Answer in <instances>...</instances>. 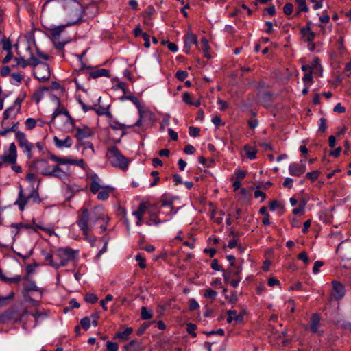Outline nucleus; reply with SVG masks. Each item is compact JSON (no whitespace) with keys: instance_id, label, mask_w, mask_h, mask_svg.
Instances as JSON below:
<instances>
[{"instance_id":"40","label":"nucleus","mask_w":351,"mask_h":351,"mask_svg":"<svg viewBox=\"0 0 351 351\" xmlns=\"http://www.w3.org/2000/svg\"><path fill=\"white\" fill-rule=\"evenodd\" d=\"M217 292L211 289H206L204 291V296L207 299H210L211 300H215L217 296Z\"/></svg>"},{"instance_id":"29","label":"nucleus","mask_w":351,"mask_h":351,"mask_svg":"<svg viewBox=\"0 0 351 351\" xmlns=\"http://www.w3.org/2000/svg\"><path fill=\"white\" fill-rule=\"evenodd\" d=\"M182 100L185 104H189V105L195 106L196 107L199 106L201 104L200 100H199V99L193 101L191 97V94L188 92H184L183 93Z\"/></svg>"},{"instance_id":"13","label":"nucleus","mask_w":351,"mask_h":351,"mask_svg":"<svg viewBox=\"0 0 351 351\" xmlns=\"http://www.w3.org/2000/svg\"><path fill=\"white\" fill-rule=\"evenodd\" d=\"M0 160L8 165H14L17 160V149L14 143L10 144L8 150H5L3 154L0 156Z\"/></svg>"},{"instance_id":"12","label":"nucleus","mask_w":351,"mask_h":351,"mask_svg":"<svg viewBox=\"0 0 351 351\" xmlns=\"http://www.w3.org/2000/svg\"><path fill=\"white\" fill-rule=\"evenodd\" d=\"M15 138L18 142L19 146L22 149L23 152L26 154L27 158H32V152L34 149V145L27 140L25 133L23 132H17L15 134Z\"/></svg>"},{"instance_id":"6","label":"nucleus","mask_w":351,"mask_h":351,"mask_svg":"<svg viewBox=\"0 0 351 351\" xmlns=\"http://www.w3.org/2000/svg\"><path fill=\"white\" fill-rule=\"evenodd\" d=\"M106 158L113 167L124 171L128 169L129 161L116 146H112L108 149Z\"/></svg>"},{"instance_id":"20","label":"nucleus","mask_w":351,"mask_h":351,"mask_svg":"<svg viewBox=\"0 0 351 351\" xmlns=\"http://www.w3.org/2000/svg\"><path fill=\"white\" fill-rule=\"evenodd\" d=\"M300 33L304 42H313L315 38V33L311 31V23L308 22L306 25L300 29Z\"/></svg>"},{"instance_id":"44","label":"nucleus","mask_w":351,"mask_h":351,"mask_svg":"<svg viewBox=\"0 0 351 351\" xmlns=\"http://www.w3.org/2000/svg\"><path fill=\"white\" fill-rule=\"evenodd\" d=\"M84 300L88 303L95 304L98 301V297L93 293H88L85 295Z\"/></svg>"},{"instance_id":"9","label":"nucleus","mask_w":351,"mask_h":351,"mask_svg":"<svg viewBox=\"0 0 351 351\" xmlns=\"http://www.w3.org/2000/svg\"><path fill=\"white\" fill-rule=\"evenodd\" d=\"M78 254L79 250H75L68 247L58 249L55 255L59 260L57 261L58 269L67 265L70 261H73L78 256Z\"/></svg>"},{"instance_id":"62","label":"nucleus","mask_w":351,"mask_h":351,"mask_svg":"<svg viewBox=\"0 0 351 351\" xmlns=\"http://www.w3.org/2000/svg\"><path fill=\"white\" fill-rule=\"evenodd\" d=\"M61 31L62 30H61L60 27H57L52 31L51 38H52L53 40L59 39Z\"/></svg>"},{"instance_id":"14","label":"nucleus","mask_w":351,"mask_h":351,"mask_svg":"<svg viewBox=\"0 0 351 351\" xmlns=\"http://www.w3.org/2000/svg\"><path fill=\"white\" fill-rule=\"evenodd\" d=\"M33 169L38 173L45 176H49L52 167L49 165L47 160L45 159H38L34 162Z\"/></svg>"},{"instance_id":"59","label":"nucleus","mask_w":351,"mask_h":351,"mask_svg":"<svg viewBox=\"0 0 351 351\" xmlns=\"http://www.w3.org/2000/svg\"><path fill=\"white\" fill-rule=\"evenodd\" d=\"M14 60L16 61V64L19 66H21L22 68H25L28 65L27 61L22 57H16Z\"/></svg>"},{"instance_id":"60","label":"nucleus","mask_w":351,"mask_h":351,"mask_svg":"<svg viewBox=\"0 0 351 351\" xmlns=\"http://www.w3.org/2000/svg\"><path fill=\"white\" fill-rule=\"evenodd\" d=\"M298 259L302 261L305 265L309 264V259L306 252H302L298 254Z\"/></svg>"},{"instance_id":"64","label":"nucleus","mask_w":351,"mask_h":351,"mask_svg":"<svg viewBox=\"0 0 351 351\" xmlns=\"http://www.w3.org/2000/svg\"><path fill=\"white\" fill-rule=\"evenodd\" d=\"M293 180L291 178H286L283 182V186L288 189H291L293 186Z\"/></svg>"},{"instance_id":"7","label":"nucleus","mask_w":351,"mask_h":351,"mask_svg":"<svg viewBox=\"0 0 351 351\" xmlns=\"http://www.w3.org/2000/svg\"><path fill=\"white\" fill-rule=\"evenodd\" d=\"M31 200L34 203H39L40 202L38 189L32 186V191L29 195H26L22 186H20L18 197L14 205L17 206L19 210L23 212L25 210V206H27Z\"/></svg>"},{"instance_id":"11","label":"nucleus","mask_w":351,"mask_h":351,"mask_svg":"<svg viewBox=\"0 0 351 351\" xmlns=\"http://www.w3.org/2000/svg\"><path fill=\"white\" fill-rule=\"evenodd\" d=\"M25 98V95L19 96L14 101V104L8 108L3 112L2 125H4L9 119H14L20 112L21 104Z\"/></svg>"},{"instance_id":"10","label":"nucleus","mask_w":351,"mask_h":351,"mask_svg":"<svg viewBox=\"0 0 351 351\" xmlns=\"http://www.w3.org/2000/svg\"><path fill=\"white\" fill-rule=\"evenodd\" d=\"M227 260L229 261L230 268L223 271V276L225 281H228L231 276H240L242 272V264L236 261L234 256H227Z\"/></svg>"},{"instance_id":"35","label":"nucleus","mask_w":351,"mask_h":351,"mask_svg":"<svg viewBox=\"0 0 351 351\" xmlns=\"http://www.w3.org/2000/svg\"><path fill=\"white\" fill-rule=\"evenodd\" d=\"M244 150L245 152L247 158L250 160H254L256 158L257 151L256 149L251 147L248 145H246L244 146Z\"/></svg>"},{"instance_id":"61","label":"nucleus","mask_w":351,"mask_h":351,"mask_svg":"<svg viewBox=\"0 0 351 351\" xmlns=\"http://www.w3.org/2000/svg\"><path fill=\"white\" fill-rule=\"evenodd\" d=\"M234 277L235 279L228 280L227 282H229V283L232 287L236 288L237 287L239 286V284L241 280V278L240 277V276ZM229 279H230V278Z\"/></svg>"},{"instance_id":"58","label":"nucleus","mask_w":351,"mask_h":351,"mask_svg":"<svg viewBox=\"0 0 351 351\" xmlns=\"http://www.w3.org/2000/svg\"><path fill=\"white\" fill-rule=\"evenodd\" d=\"M293 10V5L292 3H287L284 5L283 12L286 15H290Z\"/></svg>"},{"instance_id":"42","label":"nucleus","mask_w":351,"mask_h":351,"mask_svg":"<svg viewBox=\"0 0 351 351\" xmlns=\"http://www.w3.org/2000/svg\"><path fill=\"white\" fill-rule=\"evenodd\" d=\"M298 12H308V8L305 0H295Z\"/></svg>"},{"instance_id":"56","label":"nucleus","mask_w":351,"mask_h":351,"mask_svg":"<svg viewBox=\"0 0 351 351\" xmlns=\"http://www.w3.org/2000/svg\"><path fill=\"white\" fill-rule=\"evenodd\" d=\"M326 128V119L324 117H321L319 120V131L324 132Z\"/></svg>"},{"instance_id":"27","label":"nucleus","mask_w":351,"mask_h":351,"mask_svg":"<svg viewBox=\"0 0 351 351\" xmlns=\"http://www.w3.org/2000/svg\"><path fill=\"white\" fill-rule=\"evenodd\" d=\"M148 207V204L146 202H141L137 210L132 213V215L137 219H143V216L146 212V210Z\"/></svg>"},{"instance_id":"38","label":"nucleus","mask_w":351,"mask_h":351,"mask_svg":"<svg viewBox=\"0 0 351 351\" xmlns=\"http://www.w3.org/2000/svg\"><path fill=\"white\" fill-rule=\"evenodd\" d=\"M246 174H247V172L245 171L237 169L234 172L232 180L241 181L242 180H243L245 178Z\"/></svg>"},{"instance_id":"32","label":"nucleus","mask_w":351,"mask_h":351,"mask_svg":"<svg viewBox=\"0 0 351 351\" xmlns=\"http://www.w3.org/2000/svg\"><path fill=\"white\" fill-rule=\"evenodd\" d=\"M42 254L44 256L45 261L48 262V264L54 267L56 269H58V265L57 261H55L53 258V255L50 253H47L45 251H42Z\"/></svg>"},{"instance_id":"45","label":"nucleus","mask_w":351,"mask_h":351,"mask_svg":"<svg viewBox=\"0 0 351 351\" xmlns=\"http://www.w3.org/2000/svg\"><path fill=\"white\" fill-rule=\"evenodd\" d=\"M141 318L144 320L149 319L152 317V313L148 311L146 307L143 306L141 311Z\"/></svg>"},{"instance_id":"5","label":"nucleus","mask_w":351,"mask_h":351,"mask_svg":"<svg viewBox=\"0 0 351 351\" xmlns=\"http://www.w3.org/2000/svg\"><path fill=\"white\" fill-rule=\"evenodd\" d=\"M65 12L68 18V25H73L83 21L84 14H88L84 7L77 0H71L65 5Z\"/></svg>"},{"instance_id":"48","label":"nucleus","mask_w":351,"mask_h":351,"mask_svg":"<svg viewBox=\"0 0 351 351\" xmlns=\"http://www.w3.org/2000/svg\"><path fill=\"white\" fill-rule=\"evenodd\" d=\"M25 128L28 130H31L35 128L36 124V121L33 118H28L25 121Z\"/></svg>"},{"instance_id":"52","label":"nucleus","mask_w":351,"mask_h":351,"mask_svg":"<svg viewBox=\"0 0 351 351\" xmlns=\"http://www.w3.org/2000/svg\"><path fill=\"white\" fill-rule=\"evenodd\" d=\"M176 77L178 80L183 82L188 77V73L184 70H179L176 72Z\"/></svg>"},{"instance_id":"43","label":"nucleus","mask_w":351,"mask_h":351,"mask_svg":"<svg viewBox=\"0 0 351 351\" xmlns=\"http://www.w3.org/2000/svg\"><path fill=\"white\" fill-rule=\"evenodd\" d=\"M201 41H202V45H203L202 49H203L204 56L206 57L207 58H210L211 56L208 53L210 47H209L208 40H206V38H203Z\"/></svg>"},{"instance_id":"24","label":"nucleus","mask_w":351,"mask_h":351,"mask_svg":"<svg viewBox=\"0 0 351 351\" xmlns=\"http://www.w3.org/2000/svg\"><path fill=\"white\" fill-rule=\"evenodd\" d=\"M333 289H332V297L336 300H340L344 295V287L343 286L338 282H334L332 283Z\"/></svg>"},{"instance_id":"47","label":"nucleus","mask_w":351,"mask_h":351,"mask_svg":"<svg viewBox=\"0 0 351 351\" xmlns=\"http://www.w3.org/2000/svg\"><path fill=\"white\" fill-rule=\"evenodd\" d=\"M197 329V326L193 323H189L186 324V331L189 334L191 335L193 337L197 336L195 333V330Z\"/></svg>"},{"instance_id":"55","label":"nucleus","mask_w":351,"mask_h":351,"mask_svg":"<svg viewBox=\"0 0 351 351\" xmlns=\"http://www.w3.org/2000/svg\"><path fill=\"white\" fill-rule=\"evenodd\" d=\"M189 308L191 311H195L199 308L198 302L193 298L189 300Z\"/></svg>"},{"instance_id":"23","label":"nucleus","mask_w":351,"mask_h":351,"mask_svg":"<svg viewBox=\"0 0 351 351\" xmlns=\"http://www.w3.org/2000/svg\"><path fill=\"white\" fill-rule=\"evenodd\" d=\"M55 145L59 148H69L73 145V140L70 136H66L64 140L59 139L57 136L53 137Z\"/></svg>"},{"instance_id":"28","label":"nucleus","mask_w":351,"mask_h":351,"mask_svg":"<svg viewBox=\"0 0 351 351\" xmlns=\"http://www.w3.org/2000/svg\"><path fill=\"white\" fill-rule=\"evenodd\" d=\"M321 69L322 66L319 64V59L318 58L313 59L312 65H303L302 66V70L305 73H308L310 71L320 70Z\"/></svg>"},{"instance_id":"39","label":"nucleus","mask_w":351,"mask_h":351,"mask_svg":"<svg viewBox=\"0 0 351 351\" xmlns=\"http://www.w3.org/2000/svg\"><path fill=\"white\" fill-rule=\"evenodd\" d=\"M306 204V201L305 199H302L299 206L293 209L292 213L293 215H299L302 214L304 212V207Z\"/></svg>"},{"instance_id":"37","label":"nucleus","mask_w":351,"mask_h":351,"mask_svg":"<svg viewBox=\"0 0 351 351\" xmlns=\"http://www.w3.org/2000/svg\"><path fill=\"white\" fill-rule=\"evenodd\" d=\"M0 41L2 43L3 49L8 51H12V45L10 41L6 38V37L2 33L1 37H0Z\"/></svg>"},{"instance_id":"17","label":"nucleus","mask_w":351,"mask_h":351,"mask_svg":"<svg viewBox=\"0 0 351 351\" xmlns=\"http://www.w3.org/2000/svg\"><path fill=\"white\" fill-rule=\"evenodd\" d=\"M75 129L76 132L75 134V137L79 141H82V140L87 138L91 136L93 134V130L88 126L83 125L82 127H76L74 124V127L72 128Z\"/></svg>"},{"instance_id":"18","label":"nucleus","mask_w":351,"mask_h":351,"mask_svg":"<svg viewBox=\"0 0 351 351\" xmlns=\"http://www.w3.org/2000/svg\"><path fill=\"white\" fill-rule=\"evenodd\" d=\"M320 320L321 317L317 313H313L311 317L310 329L313 333L317 334L319 336H322L324 330L320 329Z\"/></svg>"},{"instance_id":"30","label":"nucleus","mask_w":351,"mask_h":351,"mask_svg":"<svg viewBox=\"0 0 351 351\" xmlns=\"http://www.w3.org/2000/svg\"><path fill=\"white\" fill-rule=\"evenodd\" d=\"M131 348L134 350V351H142L143 350V347L142 344L137 341L136 340H132L130 342L124 346V349L126 351L130 350Z\"/></svg>"},{"instance_id":"1","label":"nucleus","mask_w":351,"mask_h":351,"mask_svg":"<svg viewBox=\"0 0 351 351\" xmlns=\"http://www.w3.org/2000/svg\"><path fill=\"white\" fill-rule=\"evenodd\" d=\"M108 221L109 218L106 214L104 207L96 206L90 211L86 208H82L79 211L76 222L85 239L90 241L93 246L95 239H92L90 237V232L97 223L99 224L101 232H105Z\"/></svg>"},{"instance_id":"36","label":"nucleus","mask_w":351,"mask_h":351,"mask_svg":"<svg viewBox=\"0 0 351 351\" xmlns=\"http://www.w3.org/2000/svg\"><path fill=\"white\" fill-rule=\"evenodd\" d=\"M133 332V329L131 327H128L123 332H119L117 333L116 337L117 338L121 339L123 341H126L128 339V336L131 335Z\"/></svg>"},{"instance_id":"4","label":"nucleus","mask_w":351,"mask_h":351,"mask_svg":"<svg viewBox=\"0 0 351 351\" xmlns=\"http://www.w3.org/2000/svg\"><path fill=\"white\" fill-rule=\"evenodd\" d=\"M50 123L57 125L58 128L62 131L69 132L74 127V119L69 114L67 110L62 107L54 110Z\"/></svg>"},{"instance_id":"26","label":"nucleus","mask_w":351,"mask_h":351,"mask_svg":"<svg viewBox=\"0 0 351 351\" xmlns=\"http://www.w3.org/2000/svg\"><path fill=\"white\" fill-rule=\"evenodd\" d=\"M23 278L19 275H16L14 277L8 278L3 272V270L0 268V280L5 282L19 285Z\"/></svg>"},{"instance_id":"33","label":"nucleus","mask_w":351,"mask_h":351,"mask_svg":"<svg viewBox=\"0 0 351 351\" xmlns=\"http://www.w3.org/2000/svg\"><path fill=\"white\" fill-rule=\"evenodd\" d=\"M84 9L88 14H84V16H87L88 18H93L98 10L97 5L94 3L89 4Z\"/></svg>"},{"instance_id":"51","label":"nucleus","mask_w":351,"mask_h":351,"mask_svg":"<svg viewBox=\"0 0 351 351\" xmlns=\"http://www.w3.org/2000/svg\"><path fill=\"white\" fill-rule=\"evenodd\" d=\"M200 129L197 127L190 126L189 128V134L192 137H197L199 136Z\"/></svg>"},{"instance_id":"8","label":"nucleus","mask_w":351,"mask_h":351,"mask_svg":"<svg viewBox=\"0 0 351 351\" xmlns=\"http://www.w3.org/2000/svg\"><path fill=\"white\" fill-rule=\"evenodd\" d=\"M23 280L25 281L23 284V288L22 289V294L23 298L27 302H30L32 305L36 306H38L40 302L32 298L30 292H38L40 294V298H41L43 290L41 288L37 287L36 282L34 280H30L28 276L23 278Z\"/></svg>"},{"instance_id":"49","label":"nucleus","mask_w":351,"mask_h":351,"mask_svg":"<svg viewBox=\"0 0 351 351\" xmlns=\"http://www.w3.org/2000/svg\"><path fill=\"white\" fill-rule=\"evenodd\" d=\"M319 174H320V172L317 170H315V171H313L311 172L307 173L306 176L308 180H310L312 182H314L318 178Z\"/></svg>"},{"instance_id":"22","label":"nucleus","mask_w":351,"mask_h":351,"mask_svg":"<svg viewBox=\"0 0 351 351\" xmlns=\"http://www.w3.org/2000/svg\"><path fill=\"white\" fill-rule=\"evenodd\" d=\"M69 176V174L67 172L63 171L59 167V165H56V166L53 167L51 173L49 175V177H54V178H59L60 180H65V179L68 178Z\"/></svg>"},{"instance_id":"57","label":"nucleus","mask_w":351,"mask_h":351,"mask_svg":"<svg viewBox=\"0 0 351 351\" xmlns=\"http://www.w3.org/2000/svg\"><path fill=\"white\" fill-rule=\"evenodd\" d=\"M313 71H310L308 73H305V74L302 78V80L305 84H307V83L311 84L312 82Z\"/></svg>"},{"instance_id":"63","label":"nucleus","mask_w":351,"mask_h":351,"mask_svg":"<svg viewBox=\"0 0 351 351\" xmlns=\"http://www.w3.org/2000/svg\"><path fill=\"white\" fill-rule=\"evenodd\" d=\"M210 267L213 269L214 270H216V271H224L221 266H220L218 263V261L217 259H214L213 260V261L211 262V264H210Z\"/></svg>"},{"instance_id":"46","label":"nucleus","mask_w":351,"mask_h":351,"mask_svg":"<svg viewBox=\"0 0 351 351\" xmlns=\"http://www.w3.org/2000/svg\"><path fill=\"white\" fill-rule=\"evenodd\" d=\"M68 165H76V166L82 167L83 169H85V167H86L84 162L82 159L75 160V159H72V158H69Z\"/></svg>"},{"instance_id":"21","label":"nucleus","mask_w":351,"mask_h":351,"mask_svg":"<svg viewBox=\"0 0 351 351\" xmlns=\"http://www.w3.org/2000/svg\"><path fill=\"white\" fill-rule=\"evenodd\" d=\"M126 99L131 101L138 108V114H139V119L134 123V126L141 127L144 126L143 117L145 114V112L143 110L141 105L138 99L134 96H127Z\"/></svg>"},{"instance_id":"34","label":"nucleus","mask_w":351,"mask_h":351,"mask_svg":"<svg viewBox=\"0 0 351 351\" xmlns=\"http://www.w3.org/2000/svg\"><path fill=\"white\" fill-rule=\"evenodd\" d=\"M93 110H94L99 116L106 115L108 117H112V114L109 110V106H99L97 108H94Z\"/></svg>"},{"instance_id":"53","label":"nucleus","mask_w":351,"mask_h":351,"mask_svg":"<svg viewBox=\"0 0 351 351\" xmlns=\"http://www.w3.org/2000/svg\"><path fill=\"white\" fill-rule=\"evenodd\" d=\"M119 348L118 343L112 341L106 342V349L108 351H117Z\"/></svg>"},{"instance_id":"25","label":"nucleus","mask_w":351,"mask_h":351,"mask_svg":"<svg viewBox=\"0 0 351 351\" xmlns=\"http://www.w3.org/2000/svg\"><path fill=\"white\" fill-rule=\"evenodd\" d=\"M228 317L227 322L231 323L234 321L237 324L242 323L243 321V315L242 313L237 314L235 310H228L227 311Z\"/></svg>"},{"instance_id":"2","label":"nucleus","mask_w":351,"mask_h":351,"mask_svg":"<svg viewBox=\"0 0 351 351\" xmlns=\"http://www.w3.org/2000/svg\"><path fill=\"white\" fill-rule=\"evenodd\" d=\"M176 213L171 200H162L158 213H151L147 222L148 226L156 225L169 221Z\"/></svg>"},{"instance_id":"16","label":"nucleus","mask_w":351,"mask_h":351,"mask_svg":"<svg viewBox=\"0 0 351 351\" xmlns=\"http://www.w3.org/2000/svg\"><path fill=\"white\" fill-rule=\"evenodd\" d=\"M306 167L304 160L300 162H293L289 166V173L292 176L300 177L306 171Z\"/></svg>"},{"instance_id":"41","label":"nucleus","mask_w":351,"mask_h":351,"mask_svg":"<svg viewBox=\"0 0 351 351\" xmlns=\"http://www.w3.org/2000/svg\"><path fill=\"white\" fill-rule=\"evenodd\" d=\"M50 158L51 160H53L54 162H57L60 165H68L69 164V158H66V157L61 158V157L57 156L56 155H51L50 156Z\"/></svg>"},{"instance_id":"31","label":"nucleus","mask_w":351,"mask_h":351,"mask_svg":"<svg viewBox=\"0 0 351 351\" xmlns=\"http://www.w3.org/2000/svg\"><path fill=\"white\" fill-rule=\"evenodd\" d=\"M90 76L94 79L100 77H110V72L108 70L105 69H101L96 71H93L90 73Z\"/></svg>"},{"instance_id":"50","label":"nucleus","mask_w":351,"mask_h":351,"mask_svg":"<svg viewBox=\"0 0 351 351\" xmlns=\"http://www.w3.org/2000/svg\"><path fill=\"white\" fill-rule=\"evenodd\" d=\"M90 319L88 317H85L82 318L80 321L81 326L85 330L89 329L90 326Z\"/></svg>"},{"instance_id":"3","label":"nucleus","mask_w":351,"mask_h":351,"mask_svg":"<svg viewBox=\"0 0 351 351\" xmlns=\"http://www.w3.org/2000/svg\"><path fill=\"white\" fill-rule=\"evenodd\" d=\"M88 178L90 179L89 188L90 192L97 195L98 200H107L114 189L111 186L104 185L102 180L96 173L89 175Z\"/></svg>"},{"instance_id":"54","label":"nucleus","mask_w":351,"mask_h":351,"mask_svg":"<svg viewBox=\"0 0 351 351\" xmlns=\"http://www.w3.org/2000/svg\"><path fill=\"white\" fill-rule=\"evenodd\" d=\"M135 259L136 261H138V265L141 269H144L146 267L145 258L143 257V256L141 254H138L136 256Z\"/></svg>"},{"instance_id":"15","label":"nucleus","mask_w":351,"mask_h":351,"mask_svg":"<svg viewBox=\"0 0 351 351\" xmlns=\"http://www.w3.org/2000/svg\"><path fill=\"white\" fill-rule=\"evenodd\" d=\"M34 77L40 82H46L50 77L49 67L47 64L41 63L34 71Z\"/></svg>"},{"instance_id":"19","label":"nucleus","mask_w":351,"mask_h":351,"mask_svg":"<svg viewBox=\"0 0 351 351\" xmlns=\"http://www.w3.org/2000/svg\"><path fill=\"white\" fill-rule=\"evenodd\" d=\"M184 51L186 53H190L191 47L193 45L198 47L197 37L193 33H187L184 37Z\"/></svg>"}]
</instances>
